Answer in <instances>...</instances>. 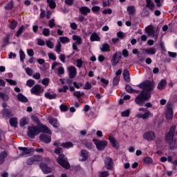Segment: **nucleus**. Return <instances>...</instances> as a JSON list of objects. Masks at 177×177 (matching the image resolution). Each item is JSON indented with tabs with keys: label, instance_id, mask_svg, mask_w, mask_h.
Instances as JSON below:
<instances>
[{
	"label": "nucleus",
	"instance_id": "1",
	"mask_svg": "<svg viewBox=\"0 0 177 177\" xmlns=\"http://www.w3.org/2000/svg\"><path fill=\"white\" fill-rule=\"evenodd\" d=\"M139 88L144 90L136 97L134 102L136 104H138V106H145V103L150 100L151 93L154 90V88H156V84L154 83H151V82L149 80H147L140 84Z\"/></svg>",
	"mask_w": 177,
	"mask_h": 177
},
{
	"label": "nucleus",
	"instance_id": "2",
	"mask_svg": "<svg viewBox=\"0 0 177 177\" xmlns=\"http://www.w3.org/2000/svg\"><path fill=\"white\" fill-rule=\"evenodd\" d=\"M175 129H176V126L172 125L170 127L169 131L166 136V140L167 143L170 145V149L174 150L176 147L175 142H174V136H175Z\"/></svg>",
	"mask_w": 177,
	"mask_h": 177
},
{
	"label": "nucleus",
	"instance_id": "3",
	"mask_svg": "<svg viewBox=\"0 0 177 177\" xmlns=\"http://www.w3.org/2000/svg\"><path fill=\"white\" fill-rule=\"evenodd\" d=\"M41 133V130L38 127L36 126H30L28 127L27 135L30 139H35V136Z\"/></svg>",
	"mask_w": 177,
	"mask_h": 177
},
{
	"label": "nucleus",
	"instance_id": "4",
	"mask_svg": "<svg viewBox=\"0 0 177 177\" xmlns=\"http://www.w3.org/2000/svg\"><path fill=\"white\" fill-rule=\"evenodd\" d=\"M18 150L20 151L19 157H28L34 154V149L19 147Z\"/></svg>",
	"mask_w": 177,
	"mask_h": 177
},
{
	"label": "nucleus",
	"instance_id": "5",
	"mask_svg": "<svg viewBox=\"0 0 177 177\" xmlns=\"http://www.w3.org/2000/svg\"><path fill=\"white\" fill-rule=\"evenodd\" d=\"M57 161L61 167H63V168H65L66 169H68V168H70V164L66 160V156H64V154H59V158L57 159Z\"/></svg>",
	"mask_w": 177,
	"mask_h": 177
},
{
	"label": "nucleus",
	"instance_id": "6",
	"mask_svg": "<svg viewBox=\"0 0 177 177\" xmlns=\"http://www.w3.org/2000/svg\"><path fill=\"white\" fill-rule=\"evenodd\" d=\"M93 142H94L97 150H100V151H102V150H104V147L107 146V141L93 139Z\"/></svg>",
	"mask_w": 177,
	"mask_h": 177
},
{
	"label": "nucleus",
	"instance_id": "7",
	"mask_svg": "<svg viewBox=\"0 0 177 177\" xmlns=\"http://www.w3.org/2000/svg\"><path fill=\"white\" fill-rule=\"evenodd\" d=\"M30 92L36 96H39L44 92V88L39 84H36L30 89Z\"/></svg>",
	"mask_w": 177,
	"mask_h": 177
},
{
	"label": "nucleus",
	"instance_id": "8",
	"mask_svg": "<svg viewBox=\"0 0 177 177\" xmlns=\"http://www.w3.org/2000/svg\"><path fill=\"white\" fill-rule=\"evenodd\" d=\"M120 60H121V51H118L113 55V59H111L112 66H113V67L117 66Z\"/></svg>",
	"mask_w": 177,
	"mask_h": 177
},
{
	"label": "nucleus",
	"instance_id": "9",
	"mask_svg": "<svg viewBox=\"0 0 177 177\" xmlns=\"http://www.w3.org/2000/svg\"><path fill=\"white\" fill-rule=\"evenodd\" d=\"M41 160H42V158L40 156H33L26 160V164L28 165H32L35 162H39Z\"/></svg>",
	"mask_w": 177,
	"mask_h": 177
},
{
	"label": "nucleus",
	"instance_id": "10",
	"mask_svg": "<svg viewBox=\"0 0 177 177\" xmlns=\"http://www.w3.org/2000/svg\"><path fill=\"white\" fill-rule=\"evenodd\" d=\"M143 138L148 142H151L156 139V134L153 131H147L143 134Z\"/></svg>",
	"mask_w": 177,
	"mask_h": 177
},
{
	"label": "nucleus",
	"instance_id": "11",
	"mask_svg": "<svg viewBox=\"0 0 177 177\" xmlns=\"http://www.w3.org/2000/svg\"><path fill=\"white\" fill-rule=\"evenodd\" d=\"M146 32H147V34L149 35H150L151 37H153V38H154L155 39H157V38H158V36H157V35H156V30H154V28L153 26H147L145 28Z\"/></svg>",
	"mask_w": 177,
	"mask_h": 177
},
{
	"label": "nucleus",
	"instance_id": "12",
	"mask_svg": "<svg viewBox=\"0 0 177 177\" xmlns=\"http://www.w3.org/2000/svg\"><path fill=\"white\" fill-rule=\"evenodd\" d=\"M69 78H75L77 75V68L74 66L68 68Z\"/></svg>",
	"mask_w": 177,
	"mask_h": 177
},
{
	"label": "nucleus",
	"instance_id": "13",
	"mask_svg": "<svg viewBox=\"0 0 177 177\" xmlns=\"http://www.w3.org/2000/svg\"><path fill=\"white\" fill-rule=\"evenodd\" d=\"M105 167L106 169H113L114 165L113 162V159L110 157H107L104 160Z\"/></svg>",
	"mask_w": 177,
	"mask_h": 177
},
{
	"label": "nucleus",
	"instance_id": "14",
	"mask_svg": "<svg viewBox=\"0 0 177 177\" xmlns=\"http://www.w3.org/2000/svg\"><path fill=\"white\" fill-rule=\"evenodd\" d=\"M39 167L43 174H50L52 172V169L44 163H41Z\"/></svg>",
	"mask_w": 177,
	"mask_h": 177
},
{
	"label": "nucleus",
	"instance_id": "15",
	"mask_svg": "<svg viewBox=\"0 0 177 177\" xmlns=\"http://www.w3.org/2000/svg\"><path fill=\"white\" fill-rule=\"evenodd\" d=\"M166 118L167 120H172L174 118V111L171 107L167 106V111L166 112Z\"/></svg>",
	"mask_w": 177,
	"mask_h": 177
},
{
	"label": "nucleus",
	"instance_id": "16",
	"mask_svg": "<svg viewBox=\"0 0 177 177\" xmlns=\"http://www.w3.org/2000/svg\"><path fill=\"white\" fill-rule=\"evenodd\" d=\"M48 120L49 124L53 125V127H54V128H59V122H57V119L53 118L52 117H49Z\"/></svg>",
	"mask_w": 177,
	"mask_h": 177
},
{
	"label": "nucleus",
	"instance_id": "17",
	"mask_svg": "<svg viewBox=\"0 0 177 177\" xmlns=\"http://www.w3.org/2000/svg\"><path fill=\"white\" fill-rule=\"evenodd\" d=\"M40 131L41 132H44V133H48V135H52V131H50V129H48V127L45 124H41L40 125Z\"/></svg>",
	"mask_w": 177,
	"mask_h": 177
},
{
	"label": "nucleus",
	"instance_id": "18",
	"mask_svg": "<svg viewBox=\"0 0 177 177\" xmlns=\"http://www.w3.org/2000/svg\"><path fill=\"white\" fill-rule=\"evenodd\" d=\"M17 99L19 100V102H21V103H27L28 102V99L22 93H19L17 95Z\"/></svg>",
	"mask_w": 177,
	"mask_h": 177
},
{
	"label": "nucleus",
	"instance_id": "19",
	"mask_svg": "<svg viewBox=\"0 0 177 177\" xmlns=\"http://www.w3.org/2000/svg\"><path fill=\"white\" fill-rule=\"evenodd\" d=\"M39 139L40 140H41V142H44V143H49L51 141L50 136H48L45 134L40 135Z\"/></svg>",
	"mask_w": 177,
	"mask_h": 177
},
{
	"label": "nucleus",
	"instance_id": "20",
	"mask_svg": "<svg viewBox=\"0 0 177 177\" xmlns=\"http://www.w3.org/2000/svg\"><path fill=\"white\" fill-rule=\"evenodd\" d=\"M79 10L84 16H86L88 13H91V8L88 7H81L79 8Z\"/></svg>",
	"mask_w": 177,
	"mask_h": 177
},
{
	"label": "nucleus",
	"instance_id": "21",
	"mask_svg": "<svg viewBox=\"0 0 177 177\" xmlns=\"http://www.w3.org/2000/svg\"><path fill=\"white\" fill-rule=\"evenodd\" d=\"M3 117V118H6V120H8L9 117H12L13 115L12 114V112L10 111H8L6 109H4L2 111Z\"/></svg>",
	"mask_w": 177,
	"mask_h": 177
},
{
	"label": "nucleus",
	"instance_id": "22",
	"mask_svg": "<svg viewBox=\"0 0 177 177\" xmlns=\"http://www.w3.org/2000/svg\"><path fill=\"white\" fill-rule=\"evenodd\" d=\"M145 52L147 55H156L157 49L154 47H151L145 50Z\"/></svg>",
	"mask_w": 177,
	"mask_h": 177
},
{
	"label": "nucleus",
	"instance_id": "23",
	"mask_svg": "<svg viewBox=\"0 0 177 177\" xmlns=\"http://www.w3.org/2000/svg\"><path fill=\"white\" fill-rule=\"evenodd\" d=\"M165 86H167V80H162L160 83L158 84V89H160V91H162V89H164V88H165Z\"/></svg>",
	"mask_w": 177,
	"mask_h": 177
},
{
	"label": "nucleus",
	"instance_id": "24",
	"mask_svg": "<svg viewBox=\"0 0 177 177\" xmlns=\"http://www.w3.org/2000/svg\"><path fill=\"white\" fill-rule=\"evenodd\" d=\"M102 52H110V44H104L100 48Z\"/></svg>",
	"mask_w": 177,
	"mask_h": 177
},
{
	"label": "nucleus",
	"instance_id": "25",
	"mask_svg": "<svg viewBox=\"0 0 177 177\" xmlns=\"http://www.w3.org/2000/svg\"><path fill=\"white\" fill-rule=\"evenodd\" d=\"M80 157L82 158V161H86L88 159V151L85 149L82 150Z\"/></svg>",
	"mask_w": 177,
	"mask_h": 177
},
{
	"label": "nucleus",
	"instance_id": "26",
	"mask_svg": "<svg viewBox=\"0 0 177 177\" xmlns=\"http://www.w3.org/2000/svg\"><path fill=\"white\" fill-rule=\"evenodd\" d=\"M29 121L30 120L28 119V118H23L19 122L20 127H26V125H28Z\"/></svg>",
	"mask_w": 177,
	"mask_h": 177
},
{
	"label": "nucleus",
	"instance_id": "27",
	"mask_svg": "<svg viewBox=\"0 0 177 177\" xmlns=\"http://www.w3.org/2000/svg\"><path fill=\"white\" fill-rule=\"evenodd\" d=\"M123 77H124L125 81H127V82H129V81H131V79L129 77V71H128V69L124 70Z\"/></svg>",
	"mask_w": 177,
	"mask_h": 177
},
{
	"label": "nucleus",
	"instance_id": "28",
	"mask_svg": "<svg viewBox=\"0 0 177 177\" xmlns=\"http://www.w3.org/2000/svg\"><path fill=\"white\" fill-rule=\"evenodd\" d=\"M73 40L76 41V45H81L82 44V38L78 35H73Z\"/></svg>",
	"mask_w": 177,
	"mask_h": 177
},
{
	"label": "nucleus",
	"instance_id": "29",
	"mask_svg": "<svg viewBox=\"0 0 177 177\" xmlns=\"http://www.w3.org/2000/svg\"><path fill=\"white\" fill-rule=\"evenodd\" d=\"M126 91L129 93H139V90H135V89L132 88V87L129 85L126 86Z\"/></svg>",
	"mask_w": 177,
	"mask_h": 177
},
{
	"label": "nucleus",
	"instance_id": "30",
	"mask_svg": "<svg viewBox=\"0 0 177 177\" xmlns=\"http://www.w3.org/2000/svg\"><path fill=\"white\" fill-rule=\"evenodd\" d=\"M6 157H8V153L6 151H3L0 153V164L5 162Z\"/></svg>",
	"mask_w": 177,
	"mask_h": 177
},
{
	"label": "nucleus",
	"instance_id": "31",
	"mask_svg": "<svg viewBox=\"0 0 177 177\" xmlns=\"http://www.w3.org/2000/svg\"><path fill=\"white\" fill-rule=\"evenodd\" d=\"M45 97H46L47 99H57V94H50V92H47L44 94Z\"/></svg>",
	"mask_w": 177,
	"mask_h": 177
},
{
	"label": "nucleus",
	"instance_id": "32",
	"mask_svg": "<svg viewBox=\"0 0 177 177\" xmlns=\"http://www.w3.org/2000/svg\"><path fill=\"white\" fill-rule=\"evenodd\" d=\"M147 2V8H149L151 10H154L155 6L154 3H153V1L151 0H146Z\"/></svg>",
	"mask_w": 177,
	"mask_h": 177
},
{
	"label": "nucleus",
	"instance_id": "33",
	"mask_svg": "<svg viewBox=\"0 0 177 177\" xmlns=\"http://www.w3.org/2000/svg\"><path fill=\"white\" fill-rule=\"evenodd\" d=\"M127 12L129 15H135L136 12V8H135V6H130L127 7Z\"/></svg>",
	"mask_w": 177,
	"mask_h": 177
},
{
	"label": "nucleus",
	"instance_id": "34",
	"mask_svg": "<svg viewBox=\"0 0 177 177\" xmlns=\"http://www.w3.org/2000/svg\"><path fill=\"white\" fill-rule=\"evenodd\" d=\"M60 146H62V147H64V149H70V147H73L74 145H73L72 142H66L62 143Z\"/></svg>",
	"mask_w": 177,
	"mask_h": 177
},
{
	"label": "nucleus",
	"instance_id": "35",
	"mask_svg": "<svg viewBox=\"0 0 177 177\" xmlns=\"http://www.w3.org/2000/svg\"><path fill=\"white\" fill-rule=\"evenodd\" d=\"M0 99H2V100L7 102V100H9V95L6 93L0 92Z\"/></svg>",
	"mask_w": 177,
	"mask_h": 177
},
{
	"label": "nucleus",
	"instance_id": "36",
	"mask_svg": "<svg viewBox=\"0 0 177 177\" xmlns=\"http://www.w3.org/2000/svg\"><path fill=\"white\" fill-rule=\"evenodd\" d=\"M109 140L110 143H111V145L113 147H117V146L118 145V142H117V140H115V139H114V138L109 137Z\"/></svg>",
	"mask_w": 177,
	"mask_h": 177
},
{
	"label": "nucleus",
	"instance_id": "37",
	"mask_svg": "<svg viewBox=\"0 0 177 177\" xmlns=\"http://www.w3.org/2000/svg\"><path fill=\"white\" fill-rule=\"evenodd\" d=\"M150 117H153V114H151L150 111H148L142 114V120H147V118H150Z\"/></svg>",
	"mask_w": 177,
	"mask_h": 177
},
{
	"label": "nucleus",
	"instance_id": "38",
	"mask_svg": "<svg viewBox=\"0 0 177 177\" xmlns=\"http://www.w3.org/2000/svg\"><path fill=\"white\" fill-rule=\"evenodd\" d=\"M91 41H100V37H99V35H97V34L94 32L91 36Z\"/></svg>",
	"mask_w": 177,
	"mask_h": 177
},
{
	"label": "nucleus",
	"instance_id": "39",
	"mask_svg": "<svg viewBox=\"0 0 177 177\" xmlns=\"http://www.w3.org/2000/svg\"><path fill=\"white\" fill-rule=\"evenodd\" d=\"M59 42H61L62 44H68V42H70V39L67 37H60Z\"/></svg>",
	"mask_w": 177,
	"mask_h": 177
},
{
	"label": "nucleus",
	"instance_id": "40",
	"mask_svg": "<svg viewBox=\"0 0 177 177\" xmlns=\"http://www.w3.org/2000/svg\"><path fill=\"white\" fill-rule=\"evenodd\" d=\"M55 52L58 55L60 54V52H62V44H60L59 41H58L55 46Z\"/></svg>",
	"mask_w": 177,
	"mask_h": 177
},
{
	"label": "nucleus",
	"instance_id": "41",
	"mask_svg": "<svg viewBox=\"0 0 177 177\" xmlns=\"http://www.w3.org/2000/svg\"><path fill=\"white\" fill-rule=\"evenodd\" d=\"M10 124L11 127H17V118H12L10 119Z\"/></svg>",
	"mask_w": 177,
	"mask_h": 177
},
{
	"label": "nucleus",
	"instance_id": "42",
	"mask_svg": "<svg viewBox=\"0 0 177 177\" xmlns=\"http://www.w3.org/2000/svg\"><path fill=\"white\" fill-rule=\"evenodd\" d=\"M47 3L50 9H55V8H56V3L53 0H47Z\"/></svg>",
	"mask_w": 177,
	"mask_h": 177
},
{
	"label": "nucleus",
	"instance_id": "43",
	"mask_svg": "<svg viewBox=\"0 0 177 177\" xmlns=\"http://www.w3.org/2000/svg\"><path fill=\"white\" fill-rule=\"evenodd\" d=\"M85 95V93L81 92V91H75L73 93V95L77 97V99H80L82 96H84Z\"/></svg>",
	"mask_w": 177,
	"mask_h": 177
},
{
	"label": "nucleus",
	"instance_id": "44",
	"mask_svg": "<svg viewBox=\"0 0 177 177\" xmlns=\"http://www.w3.org/2000/svg\"><path fill=\"white\" fill-rule=\"evenodd\" d=\"M26 85L29 88H32V86H34V85H35V81L34 80H28L26 82Z\"/></svg>",
	"mask_w": 177,
	"mask_h": 177
},
{
	"label": "nucleus",
	"instance_id": "45",
	"mask_svg": "<svg viewBox=\"0 0 177 177\" xmlns=\"http://www.w3.org/2000/svg\"><path fill=\"white\" fill-rule=\"evenodd\" d=\"M46 45L50 49H53V48H55V44H53V42H52L50 40H46Z\"/></svg>",
	"mask_w": 177,
	"mask_h": 177
},
{
	"label": "nucleus",
	"instance_id": "46",
	"mask_svg": "<svg viewBox=\"0 0 177 177\" xmlns=\"http://www.w3.org/2000/svg\"><path fill=\"white\" fill-rule=\"evenodd\" d=\"M129 114H131V110L127 109L121 113L122 117H129Z\"/></svg>",
	"mask_w": 177,
	"mask_h": 177
},
{
	"label": "nucleus",
	"instance_id": "47",
	"mask_svg": "<svg viewBox=\"0 0 177 177\" xmlns=\"http://www.w3.org/2000/svg\"><path fill=\"white\" fill-rule=\"evenodd\" d=\"M6 10L13 9V1H10L5 7Z\"/></svg>",
	"mask_w": 177,
	"mask_h": 177
},
{
	"label": "nucleus",
	"instance_id": "48",
	"mask_svg": "<svg viewBox=\"0 0 177 177\" xmlns=\"http://www.w3.org/2000/svg\"><path fill=\"white\" fill-rule=\"evenodd\" d=\"M24 30V26H21L19 29L17 31L16 37H20L21 34H23V31Z\"/></svg>",
	"mask_w": 177,
	"mask_h": 177
},
{
	"label": "nucleus",
	"instance_id": "49",
	"mask_svg": "<svg viewBox=\"0 0 177 177\" xmlns=\"http://www.w3.org/2000/svg\"><path fill=\"white\" fill-rule=\"evenodd\" d=\"M57 71H58V75L60 77L61 75H63L64 74V68L63 66H59Z\"/></svg>",
	"mask_w": 177,
	"mask_h": 177
},
{
	"label": "nucleus",
	"instance_id": "50",
	"mask_svg": "<svg viewBox=\"0 0 177 177\" xmlns=\"http://www.w3.org/2000/svg\"><path fill=\"white\" fill-rule=\"evenodd\" d=\"M43 35H44V37H49V35H50V30H49L48 28H44Z\"/></svg>",
	"mask_w": 177,
	"mask_h": 177
},
{
	"label": "nucleus",
	"instance_id": "51",
	"mask_svg": "<svg viewBox=\"0 0 177 177\" xmlns=\"http://www.w3.org/2000/svg\"><path fill=\"white\" fill-rule=\"evenodd\" d=\"M19 56L21 62H24V59H26V54L21 50H19Z\"/></svg>",
	"mask_w": 177,
	"mask_h": 177
},
{
	"label": "nucleus",
	"instance_id": "52",
	"mask_svg": "<svg viewBox=\"0 0 177 177\" xmlns=\"http://www.w3.org/2000/svg\"><path fill=\"white\" fill-rule=\"evenodd\" d=\"M144 162L145 164L150 165L151 164V162H153V159H151V158L150 157H146L145 158H144Z\"/></svg>",
	"mask_w": 177,
	"mask_h": 177
},
{
	"label": "nucleus",
	"instance_id": "53",
	"mask_svg": "<svg viewBox=\"0 0 177 177\" xmlns=\"http://www.w3.org/2000/svg\"><path fill=\"white\" fill-rule=\"evenodd\" d=\"M55 26H56V24L55 23V19H51L48 21V26L50 27V28H53V27H55Z\"/></svg>",
	"mask_w": 177,
	"mask_h": 177
},
{
	"label": "nucleus",
	"instance_id": "54",
	"mask_svg": "<svg viewBox=\"0 0 177 177\" xmlns=\"http://www.w3.org/2000/svg\"><path fill=\"white\" fill-rule=\"evenodd\" d=\"M59 66H62V64L59 62H55L53 63L51 68L52 70H56V68L59 67Z\"/></svg>",
	"mask_w": 177,
	"mask_h": 177
},
{
	"label": "nucleus",
	"instance_id": "55",
	"mask_svg": "<svg viewBox=\"0 0 177 177\" xmlns=\"http://www.w3.org/2000/svg\"><path fill=\"white\" fill-rule=\"evenodd\" d=\"M17 27V21H13L10 24V28L11 30H15Z\"/></svg>",
	"mask_w": 177,
	"mask_h": 177
},
{
	"label": "nucleus",
	"instance_id": "56",
	"mask_svg": "<svg viewBox=\"0 0 177 177\" xmlns=\"http://www.w3.org/2000/svg\"><path fill=\"white\" fill-rule=\"evenodd\" d=\"M91 88H92V85L91 84V83H89V82H86L84 86V89H86V91H89V89H91Z\"/></svg>",
	"mask_w": 177,
	"mask_h": 177
},
{
	"label": "nucleus",
	"instance_id": "57",
	"mask_svg": "<svg viewBox=\"0 0 177 177\" xmlns=\"http://www.w3.org/2000/svg\"><path fill=\"white\" fill-rule=\"evenodd\" d=\"M74 2H75V0H65L66 5H68V6H73Z\"/></svg>",
	"mask_w": 177,
	"mask_h": 177
},
{
	"label": "nucleus",
	"instance_id": "58",
	"mask_svg": "<svg viewBox=\"0 0 177 177\" xmlns=\"http://www.w3.org/2000/svg\"><path fill=\"white\" fill-rule=\"evenodd\" d=\"M6 81L10 84V85H17V82L13 80L6 79Z\"/></svg>",
	"mask_w": 177,
	"mask_h": 177
},
{
	"label": "nucleus",
	"instance_id": "59",
	"mask_svg": "<svg viewBox=\"0 0 177 177\" xmlns=\"http://www.w3.org/2000/svg\"><path fill=\"white\" fill-rule=\"evenodd\" d=\"M59 59L61 60L62 63H66V55L64 54L59 55Z\"/></svg>",
	"mask_w": 177,
	"mask_h": 177
},
{
	"label": "nucleus",
	"instance_id": "60",
	"mask_svg": "<svg viewBox=\"0 0 177 177\" xmlns=\"http://www.w3.org/2000/svg\"><path fill=\"white\" fill-rule=\"evenodd\" d=\"M26 73L28 75H29L30 77H31V75H32V70L30 68H25Z\"/></svg>",
	"mask_w": 177,
	"mask_h": 177
},
{
	"label": "nucleus",
	"instance_id": "61",
	"mask_svg": "<svg viewBox=\"0 0 177 177\" xmlns=\"http://www.w3.org/2000/svg\"><path fill=\"white\" fill-rule=\"evenodd\" d=\"M37 45L39 46H44L45 45V41L42 40L41 39H37Z\"/></svg>",
	"mask_w": 177,
	"mask_h": 177
},
{
	"label": "nucleus",
	"instance_id": "62",
	"mask_svg": "<svg viewBox=\"0 0 177 177\" xmlns=\"http://www.w3.org/2000/svg\"><path fill=\"white\" fill-rule=\"evenodd\" d=\"M62 151H63V149L62 147H57L55 150H54V153L55 154H60L62 153Z\"/></svg>",
	"mask_w": 177,
	"mask_h": 177
},
{
	"label": "nucleus",
	"instance_id": "63",
	"mask_svg": "<svg viewBox=\"0 0 177 177\" xmlns=\"http://www.w3.org/2000/svg\"><path fill=\"white\" fill-rule=\"evenodd\" d=\"M48 55L49 59H50L51 60H56V55H55V54L50 53Z\"/></svg>",
	"mask_w": 177,
	"mask_h": 177
},
{
	"label": "nucleus",
	"instance_id": "64",
	"mask_svg": "<svg viewBox=\"0 0 177 177\" xmlns=\"http://www.w3.org/2000/svg\"><path fill=\"white\" fill-rule=\"evenodd\" d=\"M100 177H107L109 176V173L107 171H102L100 173Z\"/></svg>",
	"mask_w": 177,
	"mask_h": 177
}]
</instances>
